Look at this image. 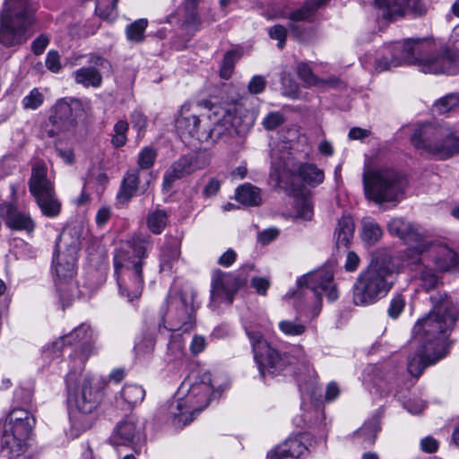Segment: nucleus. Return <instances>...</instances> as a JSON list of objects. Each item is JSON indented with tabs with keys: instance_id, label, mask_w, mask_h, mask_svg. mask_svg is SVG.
<instances>
[{
	"instance_id": "nucleus-1",
	"label": "nucleus",
	"mask_w": 459,
	"mask_h": 459,
	"mask_svg": "<svg viewBox=\"0 0 459 459\" xmlns=\"http://www.w3.org/2000/svg\"><path fill=\"white\" fill-rule=\"evenodd\" d=\"M429 301L431 309L412 328L418 350L409 357L407 368L415 377L447 355V338L459 320V308L446 291L431 294Z\"/></svg>"
},
{
	"instance_id": "nucleus-2",
	"label": "nucleus",
	"mask_w": 459,
	"mask_h": 459,
	"mask_svg": "<svg viewBox=\"0 0 459 459\" xmlns=\"http://www.w3.org/2000/svg\"><path fill=\"white\" fill-rule=\"evenodd\" d=\"M190 110L191 104L184 103L175 120L177 132L182 141L195 139L203 143H229L236 135H245L253 126L252 117L243 113L239 100L212 105L209 119L213 126L209 130H201L199 117L190 114Z\"/></svg>"
},
{
	"instance_id": "nucleus-3",
	"label": "nucleus",
	"mask_w": 459,
	"mask_h": 459,
	"mask_svg": "<svg viewBox=\"0 0 459 459\" xmlns=\"http://www.w3.org/2000/svg\"><path fill=\"white\" fill-rule=\"evenodd\" d=\"M152 247L153 240L149 234L138 233L115 252L113 263L119 293L129 302L142 295L144 285L143 269L148 251Z\"/></svg>"
},
{
	"instance_id": "nucleus-4",
	"label": "nucleus",
	"mask_w": 459,
	"mask_h": 459,
	"mask_svg": "<svg viewBox=\"0 0 459 459\" xmlns=\"http://www.w3.org/2000/svg\"><path fill=\"white\" fill-rule=\"evenodd\" d=\"M333 274L328 269L310 272L297 281V290L287 295L293 298L298 314L310 318L317 316L322 307V295L330 301L338 298V291L333 282Z\"/></svg>"
},
{
	"instance_id": "nucleus-5",
	"label": "nucleus",
	"mask_w": 459,
	"mask_h": 459,
	"mask_svg": "<svg viewBox=\"0 0 459 459\" xmlns=\"http://www.w3.org/2000/svg\"><path fill=\"white\" fill-rule=\"evenodd\" d=\"M68 403L74 404L69 412L72 427L78 432L90 429L95 420L94 411L101 401V393L92 387V377L71 370L66 376Z\"/></svg>"
},
{
	"instance_id": "nucleus-6",
	"label": "nucleus",
	"mask_w": 459,
	"mask_h": 459,
	"mask_svg": "<svg viewBox=\"0 0 459 459\" xmlns=\"http://www.w3.org/2000/svg\"><path fill=\"white\" fill-rule=\"evenodd\" d=\"M36 10L32 0H4L0 12V44L5 48L24 44L36 22Z\"/></svg>"
},
{
	"instance_id": "nucleus-7",
	"label": "nucleus",
	"mask_w": 459,
	"mask_h": 459,
	"mask_svg": "<svg viewBox=\"0 0 459 459\" xmlns=\"http://www.w3.org/2000/svg\"><path fill=\"white\" fill-rule=\"evenodd\" d=\"M411 65L425 74H459V50L447 44H437L430 39H410Z\"/></svg>"
},
{
	"instance_id": "nucleus-8",
	"label": "nucleus",
	"mask_w": 459,
	"mask_h": 459,
	"mask_svg": "<svg viewBox=\"0 0 459 459\" xmlns=\"http://www.w3.org/2000/svg\"><path fill=\"white\" fill-rule=\"evenodd\" d=\"M411 143L421 156L437 160H446L459 154V134L447 125H420L411 134Z\"/></svg>"
},
{
	"instance_id": "nucleus-9",
	"label": "nucleus",
	"mask_w": 459,
	"mask_h": 459,
	"mask_svg": "<svg viewBox=\"0 0 459 459\" xmlns=\"http://www.w3.org/2000/svg\"><path fill=\"white\" fill-rule=\"evenodd\" d=\"M396 280L394 269L384 262H372L357 277L352 287L356 306H368L384 298Z\"/></svg>"
},
{
	"instance_id": "nucleus-10",
	"label": "nucleus",
	"mask_w": 459,
	"mask_h": 459,
	"mask_svg": "<svg viewBox=\"0 0 459 459\" xmlns=\"http://www.w3.org/2000/svg\"><path fill=\"white\" fill-rule=\"evenodd\" d=\"M245 331L252 346L255 361L263 378L266 375L285 374L292 368L297 361L294 355L273 347L255 326H246Z\"/></svg>"
},
{
	"instance_id": "nucleus-11",
	"label": "nucleus",
	"mask_w": 459,
	"mask_h": 459,
	"mask_svg": "<svg viewBox=\"0 0 459 459\" xmlns=\"http://www.w3.org/2000/svg\"><path fill=\"white\" fill-rule=\"evenodd\" d=\"M72 237V241L68 244L65 252H59L58 242L56 244V249L53 258V269L56 275V285L57 290L60 292V299L62 302L65 300H71V295L65 297L64 293L66 289H63V284H67L69 288L73 287L71 281L76 273L75 262L76 254L80 246V230L74 226L65 229L58 236L57 240H62L67 237Z\"/></svg>"
},
{
	"instance_id": "nucleus-12",
	"label": "nucleus",
	"mask_w": 459,
	"mask_h": 459,
	"mask_svg": "<svg viewBox=\"0 0 459 459\" xmlns=\"http://www.w3.org/2000/svg\"><path fill=\"white\" fill-rule=\"evenodd\" d=\"M365 195L377 204L396 201L403 194L404 179L391 169H378L363 173Z\"/></svg>"
},
{
	"instance_id": "nucleus-13",
	"label": "nucleus",
	"mask_w": 459,
	"mask_h": 459,
	"mask_svg": "<svg viewBox=\"0 0 459 459\" xmlns=\"http://www.w3.org/2000/svg\"><path fill=\"white\" fill-rule=\"evenodd\" d=\"M28 186L44 216L56 218L60 214L62 204L56 196L54 183L48 178V169L44 161L39 160L32 165Z\"/></svg>"
},
{
	"instance_id": "nucleus-14",
	"label": "nucleus",
	"mask_w": 459,
	"mask_h": 459,
	"mask_svg": "<svg viewBox=\"0 0 459 459\" xmlns=\"http://www.w3.org/2000/svg\"><path fill=\"white\" fill-rule=\"evenodd\" d=\"M82 111V102L78 99L65 98L57 100L45 123L44 134L53 138L73 132L77 126L76 118Z\"/></svg>"
},
{
	"instance_id": "nucleus-15",
	"label": "nucleus",
	"mask_w": 459,
	"mask_h": 459,
	"mask_svg": "<svg viewBox=\"0 0 459 459\" xmlns=\"http://www.w3.org/2000/svg\"><path fill=\"white\" fill-rule=\"evenodd\" d=\"M411 48L410 39L385 46L376 57L365 56L361 62L366 69L382 73L403 65H411Z\"/></svg>"
},
{
	"instance_id": "nucleus-16",
	"label": "nucleus",
	"mask_w": 459,
	"mask_h": 459,
	"mask_svg": "<svg viewBox=\"0 0 459 459\" xmlns=\"http://www.w3.org/2000/svg\"><path fill=\"white\" fill-rule=\"evenodd\" d=\"M168 324L164 326L170 332L189 333L195 325V308L193 298L185 294L169 296Z\"/></svg>"
},
{
	"instance_id": "nucleus-17",
	"label": "nucleus",
	"mask_w": 459,
	"mask_h": 459,
	"mask_svg": "<svg viewBox=\"0 0 459 459\" xmlns=\"http://www.w3.org/2000/svg\"><path fill=\"white\" fill-rule=\"evenodd\" d=\"M272 169L271 177H275L276 180H281V174L288 172L290 175H297L305 183L310 186L319 185L324 181V171L313 163H299L295 164L290 153L282 158V160L276 161L274 157L272 156Z\"/></svg>"
},
{
	"instance_id": "nucleus-18",
	"label": "nucleus",
	"mask_w": 459,
	"mask_h": 459,
	"mask_svg": "<svg viewBox=\"0 0 459 459\" xmlns=\"http://www.w3.org/2000/svg\"><path fill=\"white\" fill-rule=\"evenodd\" d=\"M108 441L113 446H130L138 454L145 442L143 426L135 417L127 416L116 425Z\"/></svg>"
},
{
	"instance_id": "nucleus-19",
	"label": "nucleus",
	"mask_w": 459,
	"mask_h": 459,
	"mask_svg": "<svg viewBox=\"0 0 459 459\" xmlns=\"http://www.w3.org/2000/svg\"><path fill=\"white\" fill-rule=\"evenodd\" d=\"M210 164V157L207 153L200 152L181 156L174 161L163 176V186L171 188L178 179L187 177L197 170L204 169Z\"/></svg>"
},
{
	"instance_id": "nucleus-20",
	"label": "nucleus",
	"mask_w": 459,
	"mask_h": 459,
	"mask_svg": "<svg viewBox=\"0 0 459 459\" xmlns=\"http://www.w3.org/2000/svg\"><path fill=\"white\" fill-rule=\"evenodd\" d=\"M387 228L391 235L401 238L411 250L415 251L418 255L427 252L429 247V240L425 230L410 221L402 218H394L389 221Z\"/></svg>"
},
{
	"instance_id": "nucleus-21",
	"label": "nucleus",
	"mask_w": 459,
	"mask_h": 459,
	"mask_svg": "<svg viewBox=\"0 0 459 459\" xmlns=\"http://www.w3.org/2000/svg\"><path fill=\"white\" fill-rule=\"evenodd\" d=\"M380 15L385 20H394L405 14L420 17L427 7L422 0H375Z\"/></svg>"
},
{
	"instance_id": "nucleus-22",
	"label": "nucleus",
	"mask_w": 459,
	"mask_h": 459,
	"mask_svg": "<svg viewBox=\"0 0 459 459\" xmlns=\"http://www.w3.org/2000/svg\"><path fill=\"white\" fill-rule=\"evenodd\" d=\"M212 396L215 397L216 392L212 375L206 372L190 385L187 394L183 398L188 403L192 412L196 414L208 406Z\"/></svg>"
},
{
	"instance_id": "nucleus-23",
	"label": "nucleus",
	"mask_w": 459,
	"mask_h": 459,
	"mask_svg": "<svg viewBox=\"0 0 459 459\" xmlns=\"http://www.w3.org/2000/svg\"><path fill=\"white\" fill-rule=\"evenodd\" d=\"M65 336L68 345L79 346V350H74L70 358L74 361V367L81 370L93 352V346L91 342L92 330L88 325L82 324Z\"/></svg>"
},
{
	"instance_id": "nucleus-24",
	"label": "nucleus",
	"mask_w": 459,
	"mask_h": 459,
	"mask_svg": "<svg viewBox=\"0 0 459 459\" xmlns=\"http://www.w3.org/2000/svg\"><path fill=\"white\" fill-rule=\"evenodd\" d=\"M88 63L90 65L74 71L73 78L77 84L83 87L99 88L103 81L100 68L110 70L111 64L108 59L97 54H91Z\"/></svg>"
},
{
	"instance_id": "nucleus-25",
	"label": "nucleus",
	"mask_w": 459,
	"mask_h": 459,
	"mask_svg": "<svg viewBox=\"0 0 459 459\" xmlns=\"http://www.w3.org/2000/svg\"><path fill=\"white\" fill-rule=\"evenodd\" d=\"M241 284L242 281L234 273H226L220 269L215 270L211 282L212 301H224L231 304Z\"/></svg>"
},
{
	"instance_id": "nucleus-26",
	"label": "nucleus",
	"mask_w": 459,
	"mask_h": 459,
	"mask_svg": "<svg viewBox=\"0 0 459 459\" xmlns=\"http://www.w3.org/2000/svg\"><path fill=\"white\" fill-rule=\"evenodd\" d=\"M0 214L7 228L16 231H25L28 235L34 232L36 222L30 214L22 212L13 204H4L0 207Z\"/></svg>"
},
{
	"instance_id": "nucleus-27",
	"label": "nucleus",
	"mask_w": 459,
	"mask_h": 459,
	"mask_svg": "<svg viewBox=\"0 0 459 459\" xmlns=\"http://www.w3.org/2000/svg\"><path fill=\"white\" fill-rule=\"evenodd\" d=\"M34 424L35 420L28 411L15 408L8 414L3 428L25 442L29 438Z\"/></svg>"
},
{
	"instance_id": "nucleus-28",
	"label": "nucleus",
	"mask_w": 459,
	"mask_h": 459,
	"mask_svg": "<svg viewBox=\"0 0 459 459\" xmlns=\"http://www.w3.org/2000/svg\"><path fill=\"white\" fill-rule=\"evenodd\" d=\"M427 251L434 254L433 262L441 272H456L459 266L458 254L447 246H434L429 241Z\"/></svg>"
},
{
	"instance_id": "nucleus-29",
	"label": "nucleus",
	"mask_w": 459,
	"mask_h": 459,
	"mask_svg": "<svg viewBox=\"0 0 459 459\" xmlns=\"http://www.w3.org/2000/svg\"><path fill=\"white\" fill-rule=\"evenodd\" d=\"M200 0H184L180 14L181 28L187 34L193 35L201 29L202 17L198 12Z\"/></svg>"
},
{
	"instance_id": "nucleus-30",
	"label": "nucleus",
	"mask_w": 459,
	"mask_h": 459,
	"mask_svg": "<svg viewBox=\"0 0 459 459\" xmlns=\"http://www.w3.org/2000/svg\"><path fill=\"white\" fill-rule=\"evenodd\" d=\"M307 446L297 437L288 438L267 453V459H298Z\"/></svg>"
},
{
	"instance_id": "nucleus-31",
	"label": "nucleus",
	"mask_w": 459,
	"mask_h": 459,
	"mask_svg": "<svg viewBox=\"0 0 459 459\" xmlns=\"http://www.w3.org/2000/svg\"><path fill=\"white\" fill-rule=\"evenodd\" d=\"M167 411L172 424L177 428H182L192 422L195 414L192 412L183 397L170 401L167 406Z\"/></svg>"
},
{
	"instance_id": "nucleus-32",
	"label": "nucleus",
	"mask_w": 459,
	"mask_h": 459,
	"mask_svg": "<svg viewBox=\"0 0 459 459\" xmlns=\"http://www.w3.org/2000/svg\"><path fill=\"white\" fill-rule=\"evenodd\" d=\"M402 375L396 368L390 365L382 367L379 376L375 379V385L385 394L398 393L399 384L403 381Z\"/></svg>"
},
{
	"instance_id": "nucleus-33",
	"label": "nucleus",
	"mask_w": 459,
	"mask_h": 459,
	"mask_svg": "<svg viewBox=\"0 0 459 459\" xmlns=\"http://www.w3.org/2000/svg\"><path fill=\"white\" fill-rule=\"evenodd\" d=\"M25 442L3 428L0 435V455L6 459H16L24 452Z\"/></svg>"
},
{
	"instance_id": "nucleus-34",
	"label": "nucleus",
	"mask_w": 459,
	"mask_h": 459,
	"mask_svg": "<svg viewBox=\"0 0 459 459\" xmlns=\"http://www.w3.org/2000/svg\"><path fill=\"white\" fill-rule=\"evenodd\" d=\"M140 184V170H128L123 178L117 199L120 204L128 203L136 194Z\"/></svg>"
},
{
	"instance_id": "nucleus-35",
	"label": "nucleus",
	"mask_w": 459,
	"mask_h": 459,
	"mask_svg": "<svg viewBox=\"0 0 459 459\" xmlns=\"http://www.w3.org/2000/svg\"><path fill=\"white\" fill-rule=\"evenodd\" d=\"M354 221L351 216H342L337 223L334 238L338 248H348L354 234Z\"/></svg>"
},
{
	"instance_id": "nucleus-36",
	"label": "nucleus",
	"mask_w": 459,
	"mask_h": 459,
	"mask_svg": "<svg viewBox=\"0 0 459 459\" xmlns=\"http://www.w3.org/2000/svg\"><path fill=\"white\" fill-rule=\"evenodd\" d=\"M379 430L380 420L377 417H374L367 420L361 428L354 432L353 436L359 438L363 446H372Z\"/></svg>"
},
{
	"instance_id": "nucleus-37",
	"label": "nucleus",
	"mask_w": 459,
	"mask_h": 459,
	"mask_svg": "<svg viewBox=\"0 0 459 459\" xmlns=\"http://www.w3.org/2000/svg\"><path fill=\"white\" fill-rule=\"evenodd\" d=\"M169 222V214L166 210L155 209L146 216V225L149 230L155 234H161Z\"/></svg>"
},
{
	"instance_id": "nucleus-38",
	"label": "nucleus",
	"mask_w": 459,
	"mask_h": 459,
	"mask_svg": "<svg viewBox=\"0 0 459 459\" xmlns=\"http://www.w3.org/2000/svg\"><path fill=\"white\" fill-rule=\"evenodd\" d=\"M236 199L242 204L256 206L261 204L260 189L251 184H245L236 190Z\"/></svg>"
},
{
	"instance_id": "nucleus-39",
	"label": "nucleus",
	"mask_w": 459,
	"mask_h": 459,
	"mask_svg": "<svg viewBox=\"0 0 459 459\" xmlns=\"http://www.w3.org/2000/svg\"><path fill=\"white\" fill-rule=\"evenodd\" d=\"M330 0H306L304 4L290 14L293 22L306 21L312 17L318 8L326 4Z\"/></svg>"
},
{
	"instance_id": "nucleus-40",
	"label": "nucleus",
	"mask_w": 459,
	"mask_h": 459,
	"mask_svg": "<svg viewBox=\"0 0 459 459\" xmlns=\"http://www.w3.org/2000/svg\"><path fill=\"white\" fill-rule=\"evenodd\" d=\"M383 230L379 224L371 219H364L362 221L360 236L368 245H375L380 240Z\"/></svg>"
},
{
	"instance_id": "nucleus-41",
	"label": "nucleus",
	"mask_w": 459,
	"mask_h": 459,
	"mask_svg": "<svg viewBox=\"0 0 459 459\" xmlns=\"http://www.w3.org/2000/svg\"><path fill=\"white\" fill-rule=\"evenodd\" d=\"M148 25L146 19H139L126 26V34L129 41L141 43L144 39V31Z\"/></svg>"
},
{
	"instance_id": "nucleus-42",
	"label": "nucleus",
	"mask_w": 459,
	"mask_h": 459,
	"mask_svg": "<svg viewBox=\"0 0 459 459\" xmlns=\"http://www.w3.org/2000/svg\"><path fill=\"white\" fill-rule=\"evenodd\" d=\"M241 53L238 50H230L225 53L223 60L220 67V76L223 79H229L231 77L235 65L240 58Z\"/></svg>"
},
{
	"instance_id": "nucleus-43",
	"label": "nucleus",
	"mask_w": 459,
	"mask_h": 459,
	"mask_svg": "<svg viewBox=\"0 0 459 459\" xmlns=\"http://www.w3.org/2000/svg\"><path fill=\"white\" fill-rule=\"evenodd\" d=\"M121 396L129 405H134L143 402L145 390L138 385H126L121 391Z\"/></svg>"
},
{
	"instance_id": "nucleus-44",
	"label": "nucleus",
	"mask_w": 459,
	"mask_h": 459,
	"mask_svg": "<svg viewBox=\"0 0 459 459\" xmlns=\"http://www.w3.org/2000/svg\"><path fill=\"white\" fill-rule=\"evenodd\" d=\"M155 347V339L151 335L143 336L134 344V353L139 359H145L151 357Z\"/></svg>"
},
{
	"instance_id": "nucleus-45",
	"label": "nucleus",
	"mask_w": 459,
	"mask_h": 459,
	"mask_svg": "<svg viewBox=\"0 0 459 459\" xmlns=\"http://www.w3.org/2000/svg\"><path fill=\"white\" fill-rule=\"evenodd\" d=\"M118 0H97L95 12L103 20L113 19L117 16Z\"/></svg>"
},
{
	"instance_id": "nucleus-46",
	"label": "nucleus",
	"mask_w": 459,
	"mask_h": 459,
	"mask_svg": "<svg viewBox=\"0 0 459 459\" xmlns=\"http://www.w3.org/2000/svg\"><path fill=\"white\" fill-rule=\"evenodd\" d=\"M129 129V124L125 120L117 121L113 128L111 143L116 148L123 147L127 141L126 134Z\"/></svg>"
},
{
	"instance_id": "nucleus-47",
	"label": "nucleus",
	"mask_w": 459,
	"mask_h": 459,
	"mask_svg": "<svg viewBox=\"0 0 459 459\" xmlns=\"http://www.w3.org/2000/svg\"><path fill=\"white\" fill-rule=\"evenodd\" d=\"M297 74L299 78L307 86H316L321 82H324L322 80L318 79L316 75L314 74L311 67L306 62H300L298 64Z\"/></svg>"
},
{
	"instance_id": "nucleus-48",
	"label": "nucleus",
	"mask_w": 459,
	"mask_h": 459,
	"mask_svg": "<svg viewBox=\"0 0 459 459\" xmlns=\"http://www.w3.org/2000/svg\"><path fill=\"white\" fill-rule=\"evenodd\" d=\"M459 104V94L450 93L446 96L439 99L435 104L433 110L434 112L441 115L445 114Z\"/></svg>"
},
{
	"instance_id": "nucleus-49",
	"label": "nucleus",
	"mask_w": 459,
	"mask_h": 459,
	"mask_svg": "<svg viewBox=\"0 0 459 459\" xmlns=\"http://www.w3.org/2000/svg\"><path fill=\"white\" fill-rule=\"evenodd\" d=\"M420 280L421 281V287L426 291H430L437 289L439 285H442V281L439 280L435 272L431 269H424L420 272Z\"/></svg>"
},
{
	"instance_id": "nucleus-50",
	"label": "nucleus",
	"mask_w": 459,
	"mask_h": 459,
	"mask_svg": "<svg viewBox=\"0 0 459 459\" xmlns=\"http://www.w3.org/2000/svg\"><path fill=\"white\" fill-rule=\"evenodd\" d=\"M157 158V152L150 146L144 147L142 149L138 155V166L140 169H151Z\"/></svg>"
},
{
	"instance_id": "nucleus-51",
	"label": "nucleus",
	"mask_w": 459,
	"mask_h": 459,
	"mask_svg": "<svg viewBox=\"0 0 459 459\" xmlns=\"http://www.w3.org/2000/svg\"><path fill=\"white\" fill-rule=\"evenodd\" d=\"M280 330L286 335L297 336L301 335L306 332V325L291 320H282L279 323Z\"/></svg>"
},
{
	"instance_id": "nucleus-52",
	"label": "nucleus",
	"mask_w": 459,
	"mask_h": 459,
	"mask_svg": "<svg viewBox=\"0 0 459 459\" xmlns=\"http://www.w3.org/2000/svg\"><path fill=\"white\" fill-rule=\"evenodd\" d=\"M297 216L305 221H310L313 217V204L308 198H299L296 200Z\"/></svg>"
},
{
	"instance_id": "nucleus-53",
	"label": "nucleus",
	"mask_w": 459,
	"mask_h": 459,
	"mask_svg": "<svg viewBox=\"0 0 459 459\" xmlns=\"http://www.w3.org/2000/svg\"><path fill=\"white\" fill-rule=\"evenodd\" d=\"M44 96L38 88L32 89L30 93L22 99V106L25 109H37L42 105Z\"/></svg>"
},
{
	"instance_id": "nucleus-54",
	"label": "nucleus",
	"mask_w": 459,
	"mask_h": 459,
	"mask_svg": "<svg viewBox=\"0 0 459 459\" xmlns=\"http://www.w3.org/2000/svg\"><path fill=\"white\" fill-rule=\"evenodd\" d=\"M67 344V340L65 335L61 336L50 345L43 350V353L47 359L58 358L62 354V351Z\"/></svg>"
},
{
	"instance_id": "nucleus-55",
	"label": "nucleus",
	"mask_w": 459,
	"mask_h": 459,
	"mask_svg": "<svg viewBox=\"0 0 459 459\" xmlns=\"http://www.w3.org/2000/svg\"><path fill=\"white\" fill-rule=\"evenodd\" d=\"M179 254L177 247H164L160 255V270H170L171 263L178 258Z\"/></svg>"
},
{
	"instance_id": "nucleus-56",
	"label": "nucleus",
	"mask_w": 459,
	"mask_h": 459,
	"mask_svg": "<svg viewBox=\"0 0 459 459\" xmlns=\"http://www.w3.org/2000/svg\"><path fill=\"white\" fill-rule=\"evenodd\" d=\"M405 304L404 297L401 294H396L390 301L387 309L388 316L393 319H396L403 311Z\"/></svg>"
},
{
	"instance_id": "nucleus-57",
	"label": "nucleus",
	"mask_w": 459,
	"mask_h": 459,
	"mask_svg": "<svg viewBox=\"0 0 459 459\" xmlns=\"http://www.w3.org/2000/svg\"><path fill=\"white\" fill-rule=\"evenodd\" d=\"M46 67L48 71L57 74L62 69L61 56L56 50H49L46 56L45 60Z\"/></svg>"
},
{
	"instance_id": "nucleus-58",
	"label": "nucleus",
	"mask_w": 459,
	"mask_h": 459,
	"mask_svg": "<svg viewBox=\"0 0 459 459\" xmlns=\"http://www.w3.org/2000/svg\"><path fill=\"white\" fill-rule=\"evenodd\" d=\"M131 123L133 125V128L137 131V136L142 137L145 132L147 126V118L146 117L138 110H134L131 116Z\"/></svg>"
},
{
	"instance_id": "nucleus-59",
	"label": "nucleus",
	"mask_w": 459,
	"mask_h": 459,
	"mask_svg": "<svg viewBox=\"0 0 459 459\" xmlns=\"http://www.w3.org/2000/svg\"><path fill=\"white\" fill-rule=\"evenodd\" d=\"M284 123V117L280 112H270L264 119L263 126L268 131L275 130Z\"/></svg>"
},
{
	"instance_id": "nucleus-60",
	"label": "nucleus",
	"mask_w": 459,
	"mask_h": 459,
	"mask_svg": "<svg viewBox=\"0 0 459 459\" xmlns=\"http://www.w3.org/2000/svg\"><path fill=\"white\" fill-rule=\"evenodd\" d=\"M49 42L50 37L48 34L39 35L30 44L31 52L36 56H40L44 53Z\"/></svg>"
},
{
	"instance_id": "nucleus-61",
	"label": "nucleus",
	"mask_w": 459,
	"mask_h": 459,
	"mask_svg": "<svg viewBox=\"0 0 459 459\" xmlns=\"http://www.w3.org/2000/svg\"><path fill=\"white\" fill-rule=\"evenodd\" d=\"M269 35L273 39L278 40V48L282 49L285 46L287 30L284 26L277 24L269 29Z\"/></svg>"
},
{
	"instance_id": "nucleus-62",
	"label": "nucleus",
	"mask_w": 459,
	"mask_h": 459,
	"mask_svg": "<svg viewBox=\"0 0 459 459\" xmlns=\"http://www.w3.org/2000/svg\"><path fill=\"white\" fill-rule=\"evenodd\" d=\"M265 86V79L261 75H255L248 83V91L252 94H259L264 91Z\"/></svg>"
},
{
	"instance_id": "nucleus-63",
	"label": "nucleus",
	"mask_w": 459,
	"mask_h": 459,
	"mask_svg": "<svg viewBox=\"0 0 459 459\" xmlns=\"http://www.w3.org/2000/svg\"><path fill=\"white\" fill-rule=\"evenodd\" d=\"M420 448L425 453H435L438 449V442L430 436L426 437L420 440Z\"/></svg>"
},
{
	"instance_id": "nucleus-64",
	"label": "nucleus",
	"mask_w": 459,
	"mask_h": 459,
	"mask_svg": "<svg viewBox=\"0 0 459 459\" xmlns=\"http://www.w3.org/2000/svg\"><path fill=\"white\" fill-rule=\"evenodd\" d=\"M251 286L256 290L260 295H265L270 286V282L267 279L263 277H254L251 280Z\"/></svg>"
}]
</instances>
